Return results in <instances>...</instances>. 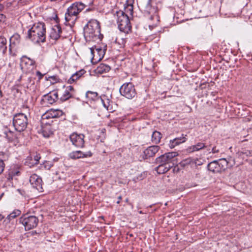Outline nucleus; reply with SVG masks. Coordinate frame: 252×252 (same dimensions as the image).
Segmentation results:
<instances>
[{"instance_id": "f257e3e1", "label": "nucleus", "mask_w": 252, "mask_h": 252, "mask_svg": "<svg viewBox=\"0 0 252 252\" xmlns=\"http://www.w3.org/2000/svg\"><path fill=\"white\" fill-rule=\"evenodd\" d=\"M26 39L34 43H44L46 41V26L43 22L35 23L28 30Z\"/></svg>"}, {"instance_id": "f03ea898", "label": "nucleus", "mask_w": 252, "mask_h": 252, "mask_svg": "<svg viewBox=\"0 0 252 252\" xmlns=\"http://www.w3.org/2000/svg\"><path fill=\"white\" fill-rule=\"evenodd\" d=\"M84 36L89 40L101 39L103 35L100 33L99 23L96 20H91L84 28Z\"/></svg>"}, {"instance_id": "7ed1b4c3", "label": "nucleus", "mask_w": 252, "mask_h": 252, "mask_svg": "<svg viewBox=\"0 0 252 252\" xmlns=\"http://www.w3.org/2000/svg\"><path fill=\"white\" fill-rule=\"evenodd\" d=\"M85 5L82 2H75L73 3L67 9L65 14V19L66 25L72 26L74 25L77 19V15L85 8Z\"/></svg>"}, {"instance_id": "20e7f679", "label": "nucleus", "mask_w": 252, "mask_h": 252, "mask_svg": "<svg viewBox=\"0 0 252 252\" xmlns=\"http://www.w3.org/2000/svg\"><path fill=\"white\" fill-rule=\"evenodd\" d=\"M117 24L119 29L125 33H128L131 29V26L128 16L120 11L117 13Z\"/></svg>"}, {"instance_id": "39448f33", "label": "nucleus", "mask_w": 252, "mask_h": 252, "mask_svg": "<svg viewBox=\"0 0 252 252\" xmlns=\"http://www.w3.org/2000/svg\"><path fill=\"white\" fill-rule=\"evenodd\" d=\"M28 124L27 116L24 113L15 114L13 118V125L16 130L21 132L26 129Z\"/></svg>"}, {"instance_id": "423d86ee", "label": "nucleus", "mask_w": 252, "mask_h": 252, "mask_svg": "<svg viewBox=\"0 0 252 252\" xmlns=\"http://www.w3.org/2000/svg\"><path fill=\"white\" fill-rule=\"evenodd\" d=\"M19 222L24 226L26 230H29L35 228L37 225L38 219L34 216L27 214L20 217Z\"/></svg>"}, {"instance_id": "0eeeda50", "label": "nucleus", "mask_w": 252, "mask_h": 252, "mask_svg": "<svg viewBox=\"0 0 252 252\" xmlns=\"http://www.w3.org/2000/svg\"><path fill=\"white\" fill-rule=\"evenodd\" d=\"M177 152H169L162 155L156 159V163H161L167 165H173V167L177 164Z\"/></svg>"}, {"instance_id": "6e6552de", "label": "nucleus", "mask_w": 252, "mask_h": 252, "mask_svg": "<svg viewBox=\"0 0 252 252\" xmlns=\"http://www.w3.org/2000/svg\"><path fill=\"white\" fill-rule=\"evenodd\" d=\"M120 93L128 99H132L136 95L134 86L131 83H124L120 88Z\"/></svg>"}, {"instance_id": "1a4fd4ad", "label": "nucleus", "mask_w": 252, "mask_h": 252, "mask_svg": "<svg viewBox=\"0 0 252 252\" xmlns=\"http://www.w3.org/2000/svg\"><path fill=\"white\" fill-rule=\"evenodd\" d=\"M85 135L83 134H78L74 132L70 135L69 139L72 144L77 148H83L84 147Z\"/></svg>"}, {"instance_id": "9d476101", "label": "nucleus", "mask_w": 252, "mask_h": 252, "mask_svg": "<svg viewBox=\"0 0 252 252\" xmlns=\"http://www.w3.org/2000/svg\"><path fill=\"white\" fill-rule=\"evenodd\" d=\"M29 181L32 188L36 189L39 192H43L42 179L35 174L30 176Z\"/></svg>"}, {"instance_id": "9b49d317", "label": "nucleus", "mask_w": 252, "mask_h": 252, "mask_svg": "<svg viewBox=\"0 0 252 252\" xmlns=\"http://www.w3.org/2000/svg\"><path fill=\"white\" fill-rule=\"evenodd\" d=\"M159 146L157 145L151 146L145 149L141 155L143 159H148L151 157H154L155 154L159 151Z\"/></svg>"}, {"instance_id": "f8f14e48", "label": "nucleus", "mask_w": 252, "mask_h": 252, "mask_svg": "<svg viewBox=\"0 0 252 252\" xmlns=\"http://www.w3.org/2000/svg\"><path fill=\"white\" fill-rule=\"evenodd\" d=\"M58 99V94L56 91H53L44 95L42 101L48 104H52Z\"/></svg>"}, {"instance_id": "ddd939ff", "label": "nucleus", "mask_w": 252, "mask_h": 252, "mask_svg": "<svg viewBox=\"0 0 252 252\" xmlns=\"http://www.w3.org/2000/svg\"><path fill=\"white\" fill-rule=\"evenodd\" d=\"M75 94V90L71 86L65 87V90L60 97V100L62 102L65 101L70 98L73 97Z\"/></svg>"}, {"instance_id": "4468645a", "label": "nucleus", "mask_w": 252, "mask_h": 252, "mask_svg": "<svg viewBox=\"0 0 252 252\" xmlns=\"http://www.w3.org/2000/svg\"><path fill=\"white\" fill-rule=\"evenodd\" d=\"M92 156V154L90 151L84 154L81 151H73L70 153L68 155L69 158L73 159H77L80 158L91 157Z\"/></svg>"}, {"instance_id": "2eb2a0df", "label": "nucleus", "mask_w": 252, "mask_h": 252, "mask_svg": "<svg viewBox=\"0 0 252 252\" xmlns=\"http://www.w3.org/2000/svg\"><path fill=\"white\" fill-rule=\"evenodd\" d=\"M41 157L39 154H36L32 156H29L26 159L25 165L32 167L39 163Z\"/></svg>"}, {"instance_id": "dca6fc26", "label": "nucleus", "mask_w": 252, "mask_h": 252, "mask_svg": "<svg viewBox=\"0 0 252 252\" xmlns=\"http://www.w3.org/2000/svg\"><path fill=\"white\" fill-rule=\"evenodd\" d=\"M62 32V29L60 26L56 25L52 28L51 32L50 37L51 38L57 40L60 38L61 33Z\"/></svg>"}, {"instance_id": "f3484780", "label": "nucleus", "mask_w": 252, "mask_h": 252, "mask_svg": "<svg viewBox=\"0 0 252 252\" xmlns=\"http://www.w3.org/2000/svg\"><path fill=\"white\" fill-rule=\"evenodd\" d=\"M86 72V71L84 69H81L76 72L68 79L67 82L69 84H72L75 82L82 77Z\"/></svg>"}, {"instance_id": "a211bd4d", "label": "nucleus", "mask_w": 252, "mask_h": 252, "mask_svg": "<svg viewBox=\"0 0 252 252\" xmlns=\"http://www.w3.org/2000/svg\"><path fill=\"white\" fill-rule=\"evenodd\" d=\"M156 163L158 164L159 165L158 167H156V170L158 173L159 174L167 172L173 167V165H169L165 164H162L161 163Z\"/></svg>"}, {"instance_id": "6ab92c4d", "label": "nucleus", "mask_w": 252, "mask_h": 252, "mask_svg": "<svg viewBox=\"0 0 252 252\" xmlns=\"http://www.w3.org/2000/svg\"><path fill=\"white\" fill-rule=\"evenodd\" d=\"M21 40L20 35L18 33L14 34L9 39V50L11 51V48L18 45Z\"/></svg>"}, {"instance_id": "aec40b11", "label": "nucleus", "mask_w": 252, "mask_h": 252, "mask_svg": "<svg viewBox=\"0 0 252 252\" xmlns=\"http://www.w3.org/2000/svg\"><path fill=\"white\" fill-rule=\"evenodd\" d=\"M23 59L22 63L21 64V68L22 70L26 67L27 64H29L32 67V69L33 68L35 63V62L34 60L27 56H23Z\"/></svg>"}, {"instance_id": "412c9836", "label": "nucleus", "mask_w": 252, "mask_h": 252, "mask_svg": "<svg viewBox=\"0 0 252 252\" xmlns=\"http://www.w3.org/2000/svg\"><path fill=\"white\" fill-rule=\"evenodd\" d=\"M110 69L111 67L109 65L104 63H100L95 69V72L96 74H101L109 72Z\"/></svg>"}, {"instance_id": "4be33fe9", "label": "nucleus", "mask_w": 252, "mask_h": 252, "mask_svg": "<svg viewBox=\"0 0 252 252\" xmlns=\"http://www.w3.org/2000/svg\"><path fill=\"white\" fill-rule=\"evenodd\" d=\"M208 169L213 173H217L220 171L221 168L218 163V160H214L209 163L207 165Z\"/></svg>"}, {"instance_id": "5701e85b", "label": "nucleus", "mask_w": 252, "mask_h": 252, "mask_svg": "<svg viewBox=\"0 0 252 252\" xmlns=\"http://www.w3.org/2000/svg\"><path fill=\"white\" fill-rule=\"evenodd\" d=\"M131 0H128L126 3L125 4V11L123 13H125L126 15H128L132 16L133 13V6Z\"/></svg>"}, {"instance_id": "b1692460", "label": "nucleus", "mask_w": 252, "mask_h": 252, "mask_svg": "<svg viewBox=\"0 0 252 252\" xmlns=\"http://www.w3.org/2000/svg\"><path fill=\"white\" fill-rule=\"evenodd\" d=\"M91 54L94 55V50L97 52V54L98 55V61H100L101 60L102 58L104 57L105 51L106 50V49H102L101 48L99 47H96L95 46L94 47H92L90 48Z\"/></svg>"}, {"instance_id": "393cba45", "label": "nucleus", "mask_w": 252, "mask_h": 252, "mask_svg": "<svg viewBox=\"0 0 252 252\" xmlns=\"http://www.w3.org/2000/svg\"><path fill=\"white\" fill-rule=\"evenodd\" d=\"M161 137V133L159 131L155 130L153 132L152 135V142L154 144H157L160 142Z\"/></svg>"}, {"instance_id": "a878e982", "label": "nucleus", "mask_w": 252, "mask_h": 252, "mask_svg": "<svg viewBox=\"0 0 252 252\" xmlns=\"http://www.w3.org/2000/svg\"><path fill=\"white\" fill-rule=\"evenodd\" d=\"M100 99L103 104V106L106 108L107 110L111 109V106L110 105V100L107 98L105 95H102L100 96Z\"/></svg>"}, {"instance_id": "bb28decb", "label": "nucleus", "mask_w": 252, "mask_h": 252, "mask_svg": "<svg viewBox=\"0 0 252 252\" xmlns=\"http://www.w3.org/2000/svg\"><path fill=\"white\" fill-rule=\"evenodd\" d=\"M21 211L19 210H15L7 216L6 218L4 220V222H9L12 219H14L16 217H18L21 214Z\"/></svg>"}, {"instance_id": "cd10ccee", "label": "nucleus", "mask_w": 252, "mask_h": 252, "mask_svg": "<svg viewBox=\"0 0 252 252\" xmlns=\"http://www.w3.org/2000/svg\"><path fill=\"white\" fill-rule=\"evenodd\" d=\"M86 97L90 100H95L100 98L96 92L90 91L86 92Z\"/></svg>"}, {"instance_id": "c85d7f7f", "label": "nucleus", "mask_w": 252, "mask_h": 252, "mask_svg": "<svg viewBox=\"0 0 252 252\" xmlns=\"http://www.w3.org/2000/svg\"><path fill=\"white\" fill-rule=\"evenodd\" d=\"M7 40L3 36H0V52L4 54L7 50Z\"/></svg>"}, {"instance_id": "c756f323", "label": "nucleus", "mask_w": 252, "mask_h": 252, "mask_svg": "<svg viewBox=\"0 0 252 252\" xmlns=\"http://www.w3.org/2000/svg\"><path fill=\"white\" fill-rule=\"evenodd\" d=\"M50 116L51 118H58L62 116L63 112L62 111L60 110H51L49 112Z\"/></svg>"}, {"instance_id": "7c9ffc66", "label": "nucleus", "mask_w": 252, "mask_h": 252, "mask_svg": "<svg viewBox=\"0 0 252 252\" xmlns=\"http://www.w3.org/2000/svg\"><path fill=\"white\" fill-rule=\"evenodd\" d=\"M53 166L52 162L45 161L42 164H40L39 168L41 170H50Z\"/></svg>"}, {"instance_id": "2f4dec72", "label": "nucleus", "mask_w": 252, "mask_h": 252, "mask_svg": "<svg viewBox=\"0 0 252 252\" xmlns=\"http://www.w3.org/2000/svg\"><path fill=\"white\" fill-rule=\"evenodd\" d=\"M218 161L221 169L228 167V162L225 158H221Z\"/></svg>"}, {"instance_id": "473e14b6", "label": "nucleus", "mask_w": 252, "mask_h": 252, "mask_svg": "<svg viewBox=\"0 0 252 252\" xmlns=\"http://www.w3.org/2000/svg\"><path fill=\"white\" fill-rule=\"evenodd\" d=\"M186 135L184 136V134H182L181 137L175 138L174 140L179 145V144L185 142L187 140V138H186Z\"/></svg>"}, {"instance_id": "72a5a7b5", "label": "nucleus", "mask_w": 252, "mask_h": 252, "mask_svg": "<svg viewBox=\"0 0 252 252\" xmlns=\"http://www.w3.org/2000/svg\"><path fill=\"white\" fill-rule=\"evenodd\" d=\"M3 153H0V174L3 171L5 167L4 159H3Z\"/></svg>"}, {"instance_id": "f704fd0d", "label": "nucleus", "mask_w": 252, "mask_h": 252, "mask_svg": "<svg viewBox=\"0 0 252 252\" xmlns=\"http://www.w3.org/2000/svg\"><path fill=\"white\" fill-rule=\"evenodd\" d=\"M53 134V131L50 127H46L43 129V135L45 137H49Z\"/></svg>"}, {"instance_id": "c9c22d12", "label": "nucleus", "mask_w": 252, "mask_h": 252, "mask_svg": "<svg viewBox=\"0 0 252 252\" xmlns=\"http://www.w3.org/2000/svg\"><path fill=\"white\" fill-rule=\"evenodd\" d=\"M5 223V229L6 231L8 232H11L14 229V226L13 224L11 223H10V221L9 222H4Z\"/></svg>"}, {"instance_id": "e433bc0d", "label": "nucleus", "mask_w": 252, "mask_h": 252, "mask_svg": "<svg viewBox=\"0 0 252 252\" xmlns=\"http://www.w3.org/2000/svg\"><path fill=\"white\" fill-rule=\"evenodd\" d=\"M196 148L198 151L203 149L204 148H208V146L206 145V144L202 142H198L196 144H195Z\"/></svg>"}, {"instance_id": "4c0bfd02", "label": "nucleus", "mask_w": 252, "mask_h": 252, "mask_svg": "<svg viewBox=\"0 0 252 252\" xmlns=\"http://www.w3.org/2000/svg\"><path fill=\"white\" fill-rule=\"evenodd\" d=\"M169 147L171 148V149H173L174 148H175L176 146H178V145L177 144V143L176 142V141H174V140H171L169 142Z\"/></svg>"}, {"instance_id": "58836bf2", "label": "nucleus", "mask_w": 252, "mask_h": 252, "mask_svg": "<svg viewBox=\"0 0 252 252\" xmlns=\"http://www.w3.org/2000/svg\"><path fill=\"white\" fill-rule=\"evenodd\" d=\"M187 150H188V151H189V152L198 151L195 145H192V146H191L188 147L187 149Z\"/></svg>"}, {"instance_id": "ea45409f", "label": "nucleus", "mask_w": 252, "mask_h": 252, "mask_svg": "<svg viewBox=\"0 0 252 252\" xmlns=\"http://www.w3.org/2000/svg\"><path fill=\"white\" fill-rule=\"evenodd\" d=\"M151 8V0H148L146 5L147 10H150Z\"/></svg>"}, {"instance_id": "a19ab883", "label": "nucleus", "mask_w": 252, "mask_h": 252, "mask_svg": "<svg viewBox=\"0 0 252 252\" xmlns=\"http://www.w3.org/2000/svg\"><path fill=\"white\" fill-rule=\"evenodd\" d=\"M12 176H19L20 172L19 171H12L10 173Z\"/></svg>"}, {"instance_id": "79ce46f5", "label": "nucleus", "mask_w": 252, "mask_h": 252, "mask_svg": "<svg viewBox=\"0 0 252 252\" xmlns=\"http://www.w3.org/2000/svg\"><path fill=\"white\" fill-rule=\"evenodd\" d=\"M36 75L38 76V79L40 80L42 78L43 74H42L39 71H36Z\"/></svg>"}, {"instance_id": "37998d69", "label": "nucleus", "mask_w": 252, "mask_h": 252, "mask_svg": "<svg viewBox=\"0 0 252 252\" xmlns=\"http://www.w3.org/2000/svg\"><path fill=\"white\" fill-rule=\"evenodd\" d=\"M5 19V16L3 14L0 13V22L4 21Z\"/></svg>"}, {"instance_id": "c03bdc74", "label": "nucleus", "mask_w": 252, "mask_h": 252, "mask_svg": "<svg viewBox=\"0 0 252 252\" xmlns=\"http://www.w3.org/2000/svg\"><path fill=\"white\" fill-rule=\"evenodd\" d=\"M219 151L218 150H216V146H214L212 148V150H211V152L213 153H217ZM210 153H211V152H210Z\"/></svg>"}, {"instance_id": "a18cd8bd", "label": "nucleus", "mask_w": 252, "mask_h": 252, "mask_svg": "<svg viewBox=\"0 0 252 252\" xmlns=\"http://www.w3.org/2000/svg\"><path fill=\"white\" fill-rule=\"evenodd\" d=\"M190 160H191L190 159H187L184 161V162L186 163L182 162L181 164L182 165L184 166L185 165V164L189 163L190 162Z\"/></svg>"}, {"instance_id": "49530a36", "label": "nucleus", "mask_w": 252, "mask_h": 252, "mask_svg": "<svg viewBox=\"0 0 252 252\" xmlns=\"http://www.w3.org/2000/svg\"><path fill=\"white\" fill-rule=\"evenodd\" d=\"M5 134L6 135V136H7L8 138H9V139H11L13 138L12 137H10V136H9V135H8V133H9V134H12V132H11V131H10V130H9V131H8V133H7V132L5 131Z\"/></svg>"}, {"instance_id": "de8ad7c7", "label": "nucleus", "mask_w": 252, "mask_h": 252, "mask_svg": "<svg viewBox=\"0 0 252 252\" xmlns=\"http://www.w3.org/2000/svg\"><path fill=\"white\" fill-rule=\"evenodd\" d=\"M118 200L117 201V204H119L120 203V201L122 199V196H119L118 198Z\"/></svg>"}, {"instance_id": "09e8293b", "label": "nucleus", "mask_w": 252, "mask_h": 252, "mask_svg": "<svg viewBox=\"0 0 252 252\" xmlns=\"http://www.w3.org/2000/svg\"><path fill=\"white\" fill-rule=\"evenodd\" d=\"M3 218L4 217L2 216V215L0 214V220H2Z\"/></svg>"}, {"instance_id": "8fccbe9b", "label": "nucleus", "mask_w": 252, "mask_h": 252, "mask_svg": "<svg viewBox=\"0 0 252 252\" xmlns=\"http://www.w3.org/2000/svg\"><path fill=\"white\" fill-rule=\"evenodd\" d=\"M29 162H33V163H34V160H29Z\"/></svg>"}, {"instance_id": "3c124183", "label": "nucleus", "mask_w": 252, "mask_h": 252, "mask_svg": "<svg viewBox=\"0 0 252 252\" xmlns=\"http://www.w3.org/2000/svg\"><path fill=\"white\" fill-rule=\"evenodd\" d=\"M126 202H127V203H128V198H126Z\"/></svg>"}, {"instance_id": "603ef678", "label": "nucleus", "mask_w": 252, "mask_h": 252, "mask_svg": "<svg viewBox=\"0 0 252 252\" xmlns=\"http://www.w3.org/2000/svg\"><path fill=\"white\" fill-rule=\"evenodd\" d=\"M249 154L250 155H252V152L251 153V152H250V151H249Z\"/></svg>"}, {"instance_id": "864d4df0", "label": "nucleus", "mask_w": 252, "mask_h": 252, "mask_svg": "<svg viewBox=\"0 0 252 252\" xmlns=\"http://www.w3.org/2000/svg\"><path fill=\"white\" fill-rule=\"evenodd\" d=\"M0 95H1V92L0 91Z\"/></svg>"}, {"instance_id": "5fc2aeb1", "label": "nucleus", "mask_w": 252, "mask_h": 252, "mask_svg": "<svg viewBox=\"0 0 252 252\" xmlns=\"http://www.w3.org/2000/svg\"><path fill=\"white\" fill-rule=\"evenodd\" d=\"M208 151H210V148H209L207 149Z\"/></svg>"}, {"instance_id": "6e6d98bb", "label": "nucleus", "mask_w": 252, "mask_h": 252, "mask_svg": "<svg viewBox=\"0 0 252 252\" xmlns=\"http://www.w3.org/2000/svg\"><path fill=\"white\" fill-rule=\"evenodd\" d=\"M211 146H212V145L210 144L209 145V146H210V147H211Z\"/></svg>"}]
</instances>
